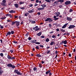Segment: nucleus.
I'll return each instance as SVG.
<instances>
[{
	"label": "nucleus",
	"mask_w": 76,
	"mask_h": 76,
	"mask_svg": "<svg viewBox=\"0 0 76 76\" xmlns=\"http://www.w3.org/2000/svg\"><path fill=\"white\" fill-rule=\"evenodd\" d=\"M54 14L56 15L53 16V18L54 19V20L56 21V20H57L59 19V18H56L57 17H58V16H59V15L60 14V13L59 12H56L54 13Z\"/></svg>",
	"instance_id": "nucleus-1"
},
{
	"label": "nucleus",
	"mask_w": 76,
	"mask_h": 76,
	"mask_svg": "<svg viewBox=\"0 0 76 76\" xmlns=\"http://www.w3.org/2000/svg\"><path fill=\"white\" fill-rule=\"evenodd\" d=\"M15 72L18 75H20L21 76L22 75V74L20 73V71H18V70L17 69H15L14 70V73H15Z\"/></svg>",
	"instance_id": "nucleus-2"
},
{
	"label": "nucleus",
	"mask_w": 76,
	"mask_h": 76,
	"mask_svg": "<svg viewBox=\"0 0 76 76\" xmlns=\"http://www.w3.org/2000/svg\"><path fill=\"white\" fill-rule=\"evenodd\" d=\"M7 67H12L13 69L15 68V65H12V64H9L7 65Z\"/></svg>",
	"instance_id": "nucleus-3"
},
{
	"label": "nucleus",
	"mask_w": 76,
	"mask_h": 76,
	"mask_svg": "<svg viewBox=\"0 0 76 76\" xmlns=\"http://www.w3.org/2000/svg\"><path fill=\"white\" fill-rule=\"evenodd\" d=\"M53 20L51 18H48L45 20V22H48V21H49V22H53Z\"/></svg>",
	"instance_id": "nucleus-4"
},
{
	"label": "nucleus",
	"mask_w": 76,
	"mask_h": 76,
	"mask_svg": "<svg viewBox=\"0 0 76 76\" xmlns=\"http://www.w3.org/2000/svg\"><path fill=\"white\" fill-rule=\"evenodd\" d=\"M75 26L74 25H70L68 28L69 29H72L73 28H75Z\"/></svg>",
	"instance_id": "nucleus-5"
},
{
	"label": "nucleus",
	"mask_w": 76,
	"mask_h": 76,
	"mask_svg": "<svg viewBox=\"0 0 76 76\" xmlns=\"http://www.w3.org/2000/svg\"><path fill=\"white\" fill-rule=\"evenodd\" d=\"M71 3V2L70 1H67L65 2V5H68V4H70Z\"/></svg>",
	"instance_id": "nucleus-6"
},
{
	"label": "nucleus",
	"mask_w": 76,
	"mask_h": 76,
	"mask_svg": "<svg viewBox=\"0 0 76 76\" xmlns=\"http://www.w3.org/2000/svg\"><path fill=\"white\" fill-rule=\"evenodd\" d=\"M34 10L32 9L31 10H29L28 11V13H34Z\"/></svg>",
	"instance_id": "nucleus-7"
},
{
	"label": "nucleus",
	"mask_w": 76,
	"mask_h": 76,
	"mask_svg": "<svg viewBox=\"0 0 76 76\" xmlns=\"http://www.w3.org/2000/svg\"><path fill=\"white\" fill-rule=\"evenodd\" d=\"M31 42V43H35L37 42V40L36 39L32 40L30 41Z\"/></svg>",
	"instance_id": "nucleus-8"
},
{
	"label": "nucleus",
	"mask_w": 76,
	"mask_h": 76,
	"mask_svg": "<svg viewBox=\"0 0 76 76\" xmlns=\"http://www.w3.org/2000/svg\"><path fill=\"white\" fill-rule=\"evenodd\" d=\"M67 43V42L66 40H65L64 41H62L61 44H66Z\"/></svg>",
	"instance_id": "nucleus-9"
},
{
	"label": "nucleus",
	"mask_w": 76,
	"mask_h": 76,
	"mask_svg": "<svg viewBox=\"0 0 76 76\" xmlns=\"http://www.w3.org/2000/svg\"><path fill=\"white\" fill-rule=\"evenodd\" d=\"M16 25L17 26H19V25H20V22L18 21H16Z\"/></svg>",
	"instance_id": "nucleus-10"
},
{
	"label": "nucleus",
	"mask_w": 76,
	"mask_h": 76,
	"mask_svg": "<svg viewBox=\"0 0 76 76\" xmlns=\"http://www.w3.org/2000/svg\"><path fill=\"white\" fill-rule=\"evenodd\" d=\"M68 25V23H67L64 24L62 27V29H64V28H65L67 26V25Z\"/></svg>",
	"instance_id": "nucleus-11"
},
{
	"label": "nucleus",
	"mask_w": 76,
	"mask_h": 76,
	"mask_svg": "<svg viewBox=\"0 0 76 76\" xmlns=\"http://www.w3.org/2000/svg\"><path fill=\"white\" fill-rule=\"evenodd\" d=\"M67 20H69V21H71L72 20V18H70L69 17H67Z\"/></svg>",
	"instance_id": "nucleus-12"
},
{
	"label": "nucleus",
	"mask_w": 76,
	"mask_h": 76,
	"mask_svg": "<svg viewBox=\"0 0 76 76\" xmlns=\"http://www.w3.org/2000/svg\"><path fill=\"white\" fill-rule=\"evenodd\" d=\"M11 56L10 55H9V54L7 56V58L8 59H9V60H11Z\"/></svg>",
	"instance_id": "nucleus-13"
},
{
	"label": "nucleus",
	"mask_w": 76,
	"mask_h": 76,
	"mask_svg": "<svg viewBox=\"0 0 76 76\" xmlns=\"http://www.w3.org/2000/svg\"><path fill=\"white\" fill-rule=\"evenodd\" d=\"M15 11H14L13 10H11L10 11H9V13H15Z\"/></svg>",
	"instance_id": "nucleus-14"
},
{
	"label": "nucleus",
	"mask_w": 76,
	"mask_h": 76,
	"mask_svg": "<svg viewBox=\"0 0 76 76\" xmlns=\"http://www.w3.org/2000/svg\"><path fill=\"white\" fill-rule=\"evenodd\" d=\"M14 6L16 8H18V7H19V5H18V4H15Z\"/></svg>",
	"instance_id": "nucleus-15"
},
{
	"label": "nucleus",
	"mask_w": 76,
	"mask_h": 76,
	"mask_svg": "<svg viewBox=\"0 0 76 76\" xmlns=\"http://www.w3.org/2000/svg\"><path fill=\"white\" fill-rule=\"evenodd\" d=\"M53 44L54 45L55 44V42H52L50 44V45H53Z\"/></svg>",
	"instance_id": "nucleus-16"
},
{
	"label": "nucleus",
	"mask_w": 76,
	"mask_h": 76,
	"mask_svg": "<svg viewBox=\"0 0 76 76\" xmlns=\"http://www.w3.org/2000/svg\"><path fill=\"white\" fill-rule=\"evenodd\" d=\"M41 6L43 7H45L47 6V5L45 4H42Z\"/></svg>",
	"instance_id": "nucleus-17"
},
{
	"label": "nucleus",
	"mask_w": 76,
	"mask_h": 76,
	"mask_svg": "<svg viewBox=\"0 0 76 76\" xmlns=\"http://www.w3.org/2000/svg\"><path fill=\"white\" fill-rule=\"evenodd\" d=\"M16 23V21L12 22V25H15Z\"/></svg>",
	"instance_id": "nucleus-18"
},
{
	"label": "nucleus",
	"mask_w": 76,
	"mask_h": 76,
	"mask_svg": "<svg viewBox=\"0 0 76 76\" xmlns=\"http://www.w3.org/2000/svg\"><path fill=\"white\" fill-rule=\"evenodd\" d=\"M36 57H41V55L39 54H37L36 55Z\"/></svg>",
	"instance_id": "nucleus-19"
},
{
	"label": "nucleus",
	"mask_w": 76,
	"mask_h": 76,
	"mask_svg": "<svg viewBox=\"0 0 76 76\" xmlns=\"http://www.w3.org/2000/svg\"><path fill=\"white\" fill-rule=\"evenodd\" d=\"M33 70L34 71H36L37 70V68L36 67H34V68H33Z\"/></svg>",
	"instance_id": "nucleus-20"
},
{
	"label": "nucleus",
	"mask_w": 76,
	"mask_h": 76,
	"mask_svg": "<svg viewBox=\"0 0 76 76\" xmlns=\"http://www.w3.org/2000/svg\"><path fill=\"white\" fill-rule=\"evenodd\" d=\"M41 35V33L40 32L39 33L37 34L36 35H37V36H40Z\"/></svg>",
	"instance_id": "nucleus-21"
},
{
	"label": "nucleus",
	"mask_w": 76,
	"mask_h": 76,
	"mask_svg": "<svg viewBox=\"0 0 76 76\" xmlns=\"http://www.w3.org/2000/svg\"><path fill=\"white\" fill-rule=\"evenodd\" d=\"M28 35H29V32H27L26 34L25 35V36L26 37H28Z\"/></svg>",
	"instance_id": "nucleus-22"
},
{
	"label": "nucleus",
	"mask_w": 76,
	"mask_h": 76,
	"mask_svg": "<svg viewBox=\"0 0 76 76\" xmlns=\"http://www.w3.org/2000/svg\"><path fill=\"white\" fill-rule=\"evenodd\" d=\"M28 15H29V13L27 12L24 14V16H28Z\"/></svg>",
	"instance_id": "nucleus-23"
},
{
	"label": "nucleus",
	"mask_w": 76,
	"mask_h": 76,
	"mask_svg": "<svg viewBox=\"0 0 76 76\" xmlns=\"http://www.w3.org/2000/svg\"><path fill=\"white\" fill-rule=\"evenodd\" d=\"M24 3H25V2L21 1L20 2L19 4H24Z\"/></svg>",
	"instance_id": "nucleus-24"
},
{
	"label": "nucleus",
	"mask_w": 76,
	"mask_h": 76,
	"mask_svg": "<svg viewBox=\"0 0 76 76\" xmlns=\"http://www.w3.org/2000/svg\"><path fill=\"white\" fill-rule=\"evenodd\" d=\"M50 73V70L47 71L45 73L46 74V75H48V73Z\"/></svg>",
	"instance_id": "nucleus-25"
},
{
	"label": "nucleus",
	"mask_w": 76,
	"mask_h": 76,
	"mask_svg": "<svg viewBox=\"0 0 76 76\" xmlns=\"http://www.w3.org/2000/svg\"><path fill=\"white\" fill-rule=\"evenodd\" d=\"M44 1H46V2H48V3H50L51 2V1L50 0H43Z\"/></svg>",
	"instance_id": "nucleus-26"
},
{
	"label": "nucleus",
	"mask_w": 76,
	"mask_h": 76,
	"mask_svg": "<svg viewBox=\"0 0 76 76\" xmlns=\"http://www.w3.org/2000/svg\"><path fill=\"white\" fill-rule=\"evenodd\" d=\"M7 35H10L11 34V32L10 31H8L7 33Z\"/></svg>",
	"instance_id": "nucleus-27"
},
{
	"label": "nucleus",
	"mask_w": 76,
	"mask_h": 76,
	"mask_svg": "<svg viewBox=\"0 0 76 76\" xmlns=\"http://www.w3.org/2000/svg\"><path fill=\"white\" fill-rule=\"evenodd\" d=\"M61 32H66V31H65V30L61 29Z\"/></svg>",
	"instance_id": "nucleus-28"
},
{
	"label": "nucleus",
	"mask_w": 76,
	"mask_h": 76,
	"mask_svg": "<svg viewBox=\"0 0 76 76\" xmlns=\"http://www.w3.org/2000/svg\"><path fill=\"white\" fill-rule=\"evenodd\" d=\"M1 5H2V6H6L5 5V4L4 2H2L1 3Z\"/></svg>",
	"instance_id": "nucleus-29"
},
{
	"label": "nucleus",
	"mask_w": 76,
	"mask_h": 76,
	"mask_svg": "<svg viewBox=\"0 0 76 76\" xmlns=\"http://www.w3.org/2000/svg\"><path fill=\"white\" fill-rule=\"evenodd\" d=\"M63 6V4L61 5H59V8H62L61 7H64V6Z\"/></svg>",
	"instance_id": "nucleus-30"
},
{
	"label": "nucleus",
	"mask_w": 76,
	"mask_h": 76,
	"mask_svg": "<svg viewBox=\"0 0 76 76\" xmlns=\"http://www.w3.org/2000/svg\"><path fill=\"white\" fill-rule=\"evenodd\" d=\"M35 48L37 50H39V46H36Z\"/></svg>",
	"instance_id": "nucleus-31"
},
{
	"label": "nucleus",
	"mask_w": 76,
	"mask_h": 76,
	"mask_svg": "<svg viewBox=\"0 0 76 76\" xmlns=\"http://www.w3.org/2000/svg\"><path fill=\"white\" fill-rule=\"evenodd\" d=\"M46 42H48L49 41H50V40L49 39L47 38L46 39Z\"/></svg>",
	"instance_id": "nucleus-32"
},
{
	"label": "nucleus",
	"mask_w": 76,
	"mask_h": 76,
	"mask_svg": "<svg viewBox=\"0 0 76 76\" xmlns=\"http://www.w3.org/2000/svg\"><path fill=\"white\" fill-rule=\"evenodd\" d=\"M39 47H40V48H44V46L43 45H39Z\"/></svg>",
	"instance_id": "nucleus-33"
},
{
	"label": "nucleus",
	"mask_w": 76,
	"mask_h": 76,
	"mask_svg": "<svg viewBox=\"0 0 76 76\" xmlns=\"http://www.w3.org/2000/svg\"><path fill=\"white\" fill-rule=\"evenodd\" d=\"M6 18V17H2L1 18V19H5Z\"/></svg>",
	"instance_id": "nucleus-34"
},
{
	"label": "nucleus",
	"mask_w": 76,
	"mask_h": 76,
	"mask_svg": "<svg viewBox=\"0 0 76 76\" xmlns=\"http://www.w3.org/2000/svg\"><path fill=\"white\" fill-rule=\"evenodd\" d=\"M36 23V22L35 21H31V23H32L33 24H34V23Z\"/></svg>",
	"instance_id": "nucleus-35"
},
{
	"label": "nucleus",
	"mask_w": 76,
	"mask_h": 76,
	"mask_svg": "<svg viewBox=\"0 0 76 76\" xmlns=\"http://www.w3.org/2000/svg\"><path fill=\"white\" fill-rule=\"evenodd\" d=\"M25 7H20V9H23V10L25 9Z\"/></svg>",
	"instance_id": "nucleus-36"
},
{
	"label": "nucleus",
	"mask_w": 76,
	"mask_h": 76,
	"mask_svg": "<svg viewBox=\"0 0 76 76\" xmlns=\"http://www.w3.org/2000/svg\"><path fill=\"white\" fill-rule=\"evenodd\" d=\"M50 53V50H48V52H46V53L48 54H49Z\"/></svg>",
	"instance_id": "nucleus-37"
},
{
	"label": "nucleus",
	"mask_w": 76,
	"mask_h": 76,
	"mask_svg": "<svg viewBox=\"0 0 76 76\" xmlns=\"http://www.w3.org/2000/svg\"><path fill=\"white\" fill-rule=\"evenodd\" d=\"M37 10H42V8H37Z\"/></svg>",
	"instance_id": "nucleus-38"
},
{
	"label": "nucleus",
	"mask_w": 76,
	"mask_h": 76,
	"mask_svg": "<svg viewBox=\"0 0 76 76\" xmlns=\"http://www.w3.org/2000/svg\"><path fill=\"white\" fill-rule=\"evenodd\" d=\"M73 10L72 9H70L69 11V12H72Z\"/></svg>",
	"instance_id": "nucleus-39"
},
{
	"label": "nucleus",
	"mask_w": 76,
	"mask_h": 76,
	"mask_svg": "<svg viewBox=\"0 0 76 76\" xmlns=\"http://www.w3.org/2000/svg\"><path fill=\"white\" fill-rule=\"evenodd\" d=\"M11 34H14V31H12L10 32Z\"/></svg>",
	"instance_id": "nucleus-40"
},
{
	"label": "nucleus",
	"mask_w": 76,
	"mask_h": 76,
	"mask_svg": "<svg viewBox=\"0 0 76 76\" xmlns=\"http://www.w3.org/2000/svg\"><path fill=\"white\" fill-rule=\"evenodd\" d=\"M15 57H11V60H14V59H15Z\"/></svg>",
	"instance_id": "nucleus-41"
},
{
	"label": "nucleus",
	"mask_w": 76,
	"mask_h": 76,
	"mask_svg": "<svg viewBox=\"0 0 76 76\" xmlns=\"http://www.w3.org/2000/svg\"><path fill=\"white\" fill-rule=\"evenodd\" d=\"M39 67H40V68H41L42 67V65H41V64H39Z\"/></svg>",
	"instance_id": "nucleus-42"
},
{
	"label": "nucleus",
	"mask_w": 76,
	"mask_h": 76,
	"mask_svg": "<svg viewBox=\"0 0 76 76\" xmlns=\"http://www.w3.org/2000/svg\"><path fill=\"white\" fill-rule=\"evenodd\" d=\"M13 43H14V44H18V42L15 41H13Z\"/></svg>",
	"instance_id": "nucleus-43"
},
{
	"label": "nucleus",
	"mask_w": 76,
	"mask_h": 76,
	"mask_svg": "<svg viewBox=\"0 0 76 76\" xmlns=\"http://www.w3.org/2000/svg\"><path fill=\"white\" fill-rule=\"evenodd\" d=\"M0 55L1 56V57H3V53H1Z\"/></svg>",
	"instance_id": "nucleus-44"
},
{
	"label": "nucleus",
	"mask_w": 76,
	"mask_h": 76,
	"mask_svg": "<svg viewBox=\"0 0 76 76\" xmlns=\"http://www.w3.org/2000/svg\"><path fill=\"white\" fill-rule=\"evenodd\" d=\"M35 44H38V45H39V44H40V42H36L35 43Z\"/></svg>",
	"instance_id": "nucleus-45"
},
{
	"label": "nucleus",
	"mask_w": 76,
	"mask_h": 76,
	"mask_svg": "<svg viewBox=\"0 0 76 76\" xmlns=\"http://www.w3.org/2000/svg\"><path fill=\"white\" fill-rule=\"evenodd\" d=\"M8 16L9 17H10V18H12V15H11V14H9Z\"/></svg>",
	"instance_id": "nucleus-46"
},
{
	"label": "nucleus",
	"mask_w": 76,
	"mask_h": 76,
	"mask_svg": "<svg viewBox=\"0 0 76 76\" xmlns=\"http://www.w3.org/2000/svg\"><path fill=\"white\" fill-rule=\"evenodd\" d=\"M2 2L4 3H6V1H5V0H3L2 1Z\"/></svg>",
	"instance_id": "nucleus-47"
},
{
	"label": "nucleus",
	"mask_w": 76,
	"mask_h": 76,
	"mask_svg": "<svg viewBox=\"0 0 76 76\" xmlns=\"http://www.w3.org/2000/svg\"><path fill=\"white\" fill-rule=\"evenodd\" d=\"M28 40H31V39H32V38L30 37H29L28 38Z\"/></svg>",
	"instance_id": "nucleus-48"
},
{
	"label": "nucleus",
	"mask_w": 76,
	"mask_h": 76,
	"mask_svg": "<svg viewBox=\"0 0 76 76\" xmlns=\"http://www.w3.org/2000/svg\"><path fill=\"white\" fill-rule=\"evenodd\" d=\"M60 2L61 3H63L64 2V0H60Z\"/></svg>",
	"instance_id": "nucleus-49"
},
{
	"label": "nucleus",
	"mask_w": 76,
	"mask_h": 76,
	"mask_svg": "<svg viewBox=\"0 0 76 76\" xmlns=\"http://www.w3.org/2000/svg\"><path fill=\"white\" fill-rule=\"evenodd\" d=\"M52 37L53 38H54L56 37V36L53 35L52 36Z\"/></svg>",
	"instance_id": "nucleus-50"
},
{
	"label": "nucleus",
	"mask_w": 76,
	"mask_h": 76,
	"mask_svg": "<svg viewBox=\"0 0 76 76\" xmlns=\"http://www.w3.org/2000/svg\"><path fill=\"white\" fill-rule=\"evenodd\" d=\"M29 6L30 7H32V6H33V5L32 4H30L29 5Z\"/></svg>",
	"instance_id": "nucleus-51"
},
{
	"label": "nucleus",
	"mask_w": 76,
	"mask_h": 76,
	"mask_svg": "<svg viewBox=\"0 0 76 76\" xmlns=\"http://www.w3.org/2000/svg\"><path fill=\"white\" fill-rule=\"evenodd\" d=\"M49 76H51V75H52V73H51L50 72L49 73Z\"/></svg>",
	"instance_id": "nucleus-52"
},
{
	"label": "nucleus",
	"mask_w": 76,
	"mask_h": 76,
	"mask_svg": "<svg viewBox=\"0 0 76 76\" xmlns=\"http://www.w3.org/2000/svg\"><path fill=\"white\" fill-rule=\"evenodd\" d=\"M54 4H57L58 3L57 2V1H55V2H54Z\"/></svg>",
	"instance_id": "nucleus-53"
},
{
	"label": "nucleus",
	"mask_w": 76,
	"mask_h": 76,
	"mask_svg": "<svg viewBox=\"0 0 76 76\" xmlns=\"http://www.w3.org/2000/svg\"><path fill=\"white\" fill-rule=\"evenodd\" d=\"M41 38H44L45 37L44 36H42L41 37Z\"/></svg>",
	"instance_id": "nucleus-54"
},
{
	"label": "nucleus",
	"mask_w": 76,
	"mask_h": 76,
	"mask_svg": "<svg viewBox=\"0 0 76 76\" xmlns=\"http://www.w3.org/2000/svg\"><path fill=\"white\" fill-rule=\"evenodd\" d=\"M10 51L11 53H12L13 52V50H10Z\"/></svg>",
	"instance_id": "nucleus-55"
},
{
	"label": "nucleus",
	"mask_w": 76,
	"mask_h": 76,
	"mask_svg": "<svg viewBox=\"0 0 76 76\" xmlns=\"http://www.w3.org/2000/svg\"><path fill=\"white\" fill-rule=\"evenodd\" d=\"M18 18V16H14V18L15 19H16V18Z\"/></svg>",
	"instance_id": "nucleus-56"
},
{
	"label": "nucleus",
	"mask_w": 76,
	"mask_h": 76,
	"mask_svg": "<svg viewBox=\"0 0 76 76\" xmlns=\"http://www.w3.org/2000/svg\"><path fill=\"white\" fill-rule=\"evenodd\" d=\"M36 2L37 3H39V0H36Z\"/></svg>",
	"instance_id": "nucleus-57"
},
{
	"label": "nucleus",
	"mask_w": 76,
	"mask_h": 76,
	"mask_svg": "<svg viewBox=\"0 0 76 76\" xmlns=\"http://www.w3.org/2000/svg\"><path fill=\"white\" fill-rule=\"evenodd\" d=\"M51 26H52L51 24H49V27H51Z\"/></svg>",
	"instance_id": "nucleus-58"
},
{
	"label": "nucleus",
	"mask_w": 76,
	"mask_h": 76,
	"mask_svg": "<svg viewBox=\"0 0 76 76\" xmlns=\"http://www.w3.org/2000/svg\"><path fill=\"white\" fill-rule=\"evenodd\" d=\"M7 21L8 22H11V21L10 20H7Z\"/></svg>",
	"instance_id": "nucleus-59"
},
{
	"label": "nucleus",
	"mask_w": 76,
	"mask_h": 76,
	"mask_svg": "<svg viewBox=\"0 0 76 76\" xmlns=\"http://www.w3.org/2000/svg\"><path fill=\"white\" fill-rule=\"evenodd\" d=\"M38 6V4H35L34 5V6L35 7L36 6Z\"/></svg>",
	"instance_id": "nucleus-60"
},
{
	"label": "nucleus",
	"mask_w": 76,
	"mask_h": 76,
	"mask_svg": "<svg viewBox=\"0 0 76 76\" xmlns=\"http://www.w3.org/2000/svg\"><path fill=\"white\" fill-rule=\"evenodd\" d=\"M37 15H41V13H40V12H37Z\"/></svg>",
	"instance_id": "nucleus-61"
},
{
	"label": "nucleus",
	"mask_w": 76,
	"mask_h": 76,
	"mask_svg": "<svg viewBox=\"0 0 76 76\" xmlns=\"http://www.w3.org/2000/svg\"><path fill=\"white\" fill-rule=\"evenodd\" d=\"M56 31H57V32H58L59 31V29L58 28H57L56 29Z\"/></svg>",
	"instance_id": "nucleus-62"
},
{
	"label": "nucleus",
	"mask_w": 76,
	"mask_h": 76,
	"mask_svg": "<svg viewBox=\"0 0 76 76\" xmlns=\"http://www.w3.org/2000/svg\"><path fill=\"white\" fill-rule=\"evenodd\" d=\"M44 61H42V64H44Z\"/></svg>",
	"instance_id": "nucleus-63"
},
{
	"label": "nucleus",
	"mask_w": 76,
	"mask_h": 76,
	"mask_svg": "<svg viewBox=\"0 0 76 76\" xmlns=\"http://www.w3.org/2000/svg\"><path fill=\"white\" fill-rule=\"evenodd\" d=\"M69 57H71V56H71V54H69Z\"/></svg>",
	"instance_id": "nucleus-64"
}]
</instances>
